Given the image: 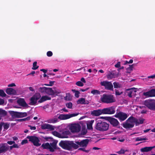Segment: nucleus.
Wrapping results in <instances>:
<instances>
[{
	"mask_svg": "<svg viewBox=\"0 0 155 155\" xmlns=\"http://www.w3.org/2000/svg\"><path fill=\"white\" fill-rule=\"evenodd\" d=\"M115 92L116 95H120L122 93V92H120L117 90L116 89L115 90Z\"/></svg>",
	"mask_w": 155,
	"mask_h": 155,
	"instance_id": "6e6d98bb",
	"label": "nucleus"
},
{
	"mask_svg": "<svg viewBox=\"0 0 155 155\" xmlns=\"http://www.w3.org/2000/svg\"><path fill=\"white\" fill-rule=\"evenodd\" d=\"M13 148H18L19 147V146L18 145L15 143H13Z\"/></svg>",
	"mask_w": 155,
	"mask_h": 155,
	"instance_id": "0e129e2a",
	"label": "nucleus"
},
{
	"mask_svg": "<svg viewBox=\"0 0 155 155\" xmlns=\"http://www.w3.org/2000/svg\"><path fill=\"white\" fill-rule=\"evenodd\" d=\"M101 85L104 86L107 90H112L113 89V85L110 82L107 81H103L100 83Z\"/></svg>",
	"mask_w": 155,
	"mask_h": 155,
	"instance_id": "ddd939ff",
	"label": "nucleus"
},
{
	"mask_svg": "<svg viewBox=\"0 0 155 155\" xmlns=\"http://www.w3.org/2000/svg\"><path fill=\"white\" fill-rule=\"evenodd\" d=\"M76 84L79 87H82L84 86V84L81 81H78L76 83Z\"/></svg>",
	"mask_w": 155,
	"mask_h": 155,
	"instance_id": "09e8293b",
	"label": "nucleus"
},
{
	"mask_svg": "<svg viewBox=\"0 0 155 155\" xmlns=\"http://www.w3.org/2000/svg\"><path fill=\"white\" fill-rule=\"evenodd\" d=\"M41 95L40 94H34L30 99L31 102L29 103L30 105H34L35 104L37 101L40 98Z\"/></svg>",
	"mask_w": 155,
	"mask_h": 155,
	"instance_id": "f8f14e48",
	"label": "nucleus"
},
{
	"mask_svg": "<svg viewBox=\"0 0 155 155\" xmlns=\"http://www.w3.org/2000/svg\"><path fill=\"white\" fill-rule=\"evenodd\" d=\"M116 74L114 72H109L107 75V78L108 80H111L113 78H115Z\"/></svg>",
	"mask_w": 155,
	"mask_h": 155,
	"instance_id": "b1692460",
	"label": "nucleus"
},
{
	"mask_svg": "<svg viewBox=\"0 0 155 155\" xmlns=\"http://www.w3.org/2000/svg\"><path fill=\"white\" fill-rule=\"evenodd\" d=\"M81 126L78 124H72L70 127V129L73 133L79 132L81 130Z\"/></svg>",
	"mask_w": 155,
	"mask_h": 155,
	"instance_id": "4468645a",
	"label": "nucleus"
},
{
	"mask_svg": "<svg viewBox=\"0 0 155 155\" xmlns=\"http://www.w3.org/2000/svg\"><path fill=\"white\" fill-rule=\"evenodd\" d=\"M65 100L68 101H70L71 99L70 93L66 94V96L65 97Z\"/></svg>",
	"mask_w": 155,
	"mask_h": 155,
	"instance_id": "c03bdc74",
	"label": "nucleus"
},
{
	"mask_svg": "<svg viewBox=\"0 0 155 155\" xmlns=\"http://www.w3.org/2000/svg\"><path fill=\"white\" fill-rule=\"evenodd\" d=\"M101 101L103 103L109 104L115 101L114 97L112 95L104 94L101 98Z\"/></svg>",
	"mask_w": 155,
	"mask_h": 155,
	"instance_id": "20e7f679",
	"label": "nucleus"
},
{
	"mask_svg": "<svg viewBox=\"0 0 155 155\" xmlns=\"http://www.w3.org/2000/svg\"><path fill=\"white\" fill-rule=\"evenodd\" d=\"M134 118L135 119V120H136V122H135V124L136 126H138L140 124H141L143 123V122L145 120L143 118H140L138 120L137 118L134 117Z\"/></svg>",
	"mask_w": 155,
	"mask_h": 155,
	"instance_id": "c85d7f7f",
	"label": "nucleus"
},
{
	"mask_svg": "<svg viewBox=\"0 0 155 155\" xmlns=\"http://www.w3.org/2000/svg\"><path fill=\"white\" fill-rule=\"evenodd\" d=\"M89 142V140L88 139L83 140L80 141H75V143L78 146L79 145L81 147H86L87 146Z\"/></svg>",
	"mask_w": 155,
	"mask_h": 155,
	"instance_id": "2eb2a0df",
	"label": "nucleus"
},
{
	"mask_svg": "<svg viewBox=\"0 0 155 155\" xmlns=\"http://www.w3.org/2000/svg\"><path fill=\"white\" fill-rule=\"evenodd\" d=\"M35 73V71H33L31 73L27 74V75L28 76V75H32V76H34V74Z\"/></svg>",
	"mask_w": 155,
	"mask_h": 155,
	"instance_id": "69168bd1",
	"label": "nucleus"
},
{
	"mask_svg": "<svg viewBox=\"0 0 155 155\" xmlns=\"http://www.w3.org/2000/svg\"><path fill=\"white\" fill-rule=\"evenodd\" d=\"M143 95L146 97H155V89H153L147 92H144Z\"/></svg>",
	"mask_w": 155,
	"mask_h": 155,
	"instance_id": "f3484780",
	"label": "nucleus"
},
{
	"mask_svg": "<svg viewBox=\"0 0 155 155\" xmlns=\"http://www.w3.org/2000/svg\"><path fill=\"white\" fill-rule=\"evenodd\" d=\"M54 82V81H50L49 82V84H45L44 85L47 86H51L53 85Z\"/></svg>",
	"mask_w": 155,
	"mask_h": 155,
	"instance_id": "603ef678",
	"label": "nucleus"
},
{
	"mask_svg": "<svg viewBox=\"0 0 155 155\" xmlns=\"http://www.w3.org/2000/svg\"><path fill=\"white\" fill-rule=\"evenodd\" d=\"M58 121V119L56 118L52 119L50 120V121L49 123H55L57 122Z\"/></svg>",
	"mask_w": 155,
	"mask_h": 155,
	"instance_id": "3c124183",
	"label": "nucleus"
},
{
	"mask_svg": "<svg viewBox=\"0 0 155 155\" xmlns=\"http://www.w3.org/2000/svg\"><path fill=\"white\" fill-rule=\"evenodd\" d=\"M155 78V74H153V75H152L149 76L147 78H145V79L146 81H148V79L149 78Z\"/></svg>",
	"mask_w": 155,
	"mask_h": 155,
	"instance_id": "864d4df0",
	"label": "nucleus"
},
{
	"mask_svg": "<svg viewBox=\"0 0 155 155\" xmlns=\"http://www.w3.org/2000/svg\"><path fill=\"white\" fill-rule=\"evenodd\" d=\"M53 97H54L57 96L58 94L60 93V92H59L56 90H53Z\"/></svg>",
	"mask_w": 155,
	"mask_h": 155,
	"instance_id": "de8ad7c7",
	"label": "nucleus"
},
{
	"mask_svg": "<svg viewBox=\"0 0 155 155\" xmlns=\"http://www.w3.org/2000/svg\"><path fill=\"white\" fill-rule=\"evenodd\" d=\"M107 120L113 127H116L119 126L120 123L117 119L110 117H107Z\"/></svg>",
	"mask_w": 155,
	"mask_h": 155,
	"instance_id": "6e6552de",
	"label": "nucleus"
},
{
	"mask_svg": "<svg viewBox=\"0 0 155 155\" xmlns=\"http://www.w3.org/2000/svg\"><path fill=\"white\" fill-rule=\"evenodd\" d=\"M41 146L44 149H49L50 152L53 151L52 149L51 148L50 145L48 143H44L41 145Z\"/></svg>",
	"mask_w": 155,
	"mask_h": 155,
	"instance_id": "bb28decb",
	"label": "nucleus"
},
{
	"mask_svg": "<svg viewBox=\"0 0 155 155\" xmlns=\"http://www.w3.org/2000/svg\"><path fill=\"white\" fill-rule=\"evenodd\" d=\"M8 146L6 143L0 144V153H5L9 149Z\"/></svg>",
	"mask_w": 155,
	"mask_h": 155,
	"instance_id": "dca6fc26",
	"label": "nucleus"
},
{
	"mask_svg": "<svg viewBox=\"0 0 155 155\" xmlns=\"http://www.w3.org/2000/svg\"><path fill=\"white\" fill-rule=\"evenodd\" d=\"M4 103V101L3 99L0 98V105L3 104Z\"/></svg>",
	"mask_w": 155,
	"mask_h": 155,
	"instance_id": "e2e57ef3",
	"label": "nucleus"
},
{
	"mask_svg": "<svg viewBox=\"0 0 155 155\" xmlns=\"http://www.w3.org/2000/svg\"><path fill=\"white\" fill-rule=\"evenodd\" d=\"M114 88H118L120 87V85L118 82H114L113 83Z\"/></svg>",
	"mask_w": 155,
	"mask_h": 155,
	"instance_id": "a19ab883",
	"label": "nucleus"
},
{
	"mask_svg": "<svg viewBox=\"0 0 155 155\" xmlns=\"http://www.w3.org/2000/svg\"><path fill=\"white\" fill-rule=\"evenodd\" d=\"M91 93L95 95L100 94V92L97 90H93L91 91Z\"/></svg>",
	"mask_w": 155,
	"mask_h": 155,
	"instance_id": "4c0bfd02",
	"label": "nucleus"
},
{
	"mask_svg": "<svg viewBox=\"0 0 155 155\" xmlns=\"http://www.w3.org/2000/svg\"><path fill=\"white\" fill-rule=\"evenodd\" d=\"M57 142L55 141H54L52 143H50V145L51 148L52 149L53 151H51V152H53L54 151L55 149H58L59 148H58L56 147Z\"/></svg>",
	"mask_w": 155,
	"mask_h": 155,
	"instance_id": "393cba45",
	"label": "nucleus"
},
{
	"mask_svg": "<svg viewBox=\"0 0 155 155\" xmlns=\"http://www.w3.org/2000/svg\"><path fill=\"white\" fill-rule=\"evenodd\" d=\"M48 124H45L41 126V128L42 129H48Z\"/></svg>",
	"mask_w": 155,
	"mask_h": 155,
	"instance_id": "a18cd8bd",
	"label": "nucleus"
},
{
	"mask_svg": "<svg viewBox=\"0 0 155 155\" xmlns=\"http://www.w3.org/2000/svg\"><path fill=\"white\" fill-rule=\"evenodd\" d=\"M147 139L145 138H141V137H137L136 139V141H142V140H147Z\"/></svg>",
	"mask_w": 155,
	"mask_h": 155,
	"instance_id": "37998d69",
	"label": "nucleus"
},
{
	"mask_svg": "<svg viewBox=\"0 0 155 155\" xmlns=\"http://www.w3.org/2000/svg\"><path fill=\"white\" fill-rule=\"evenodd\" d=\"M72 91L74 93H75L74 96L75 97L77 98H78L79 96V94H80V92L76 90L75 89H72Z\"/></svg>",
	"mask_w": 155,
	"mask_h": 155,
	"instance_id": "f704fd0d",
	"label": "nucleus"
},
{
	"mask_svg": "<svg viewBox=\"0 0 155 155\" xmlns=\"http://www.w3.org/2000/svg\"><path fill=\"white\" fill-rule=\"evenodd\" d=\"M27 138L29 139V141L32 143L34 145L38 147L41 145V144L39 143L40 140L37 137L35 136H28Z\"/></svg>",
	"mask_w": 155,
	"mask_h": 155,
	"instance_id": "0eeeda50",
	"label": "nucleus"
},
{
	"mask_svg": "<svg viewBox=\"0 0 155 155\" xmlns=\"http://www.w3.org/2000/svg\"><path fill=\"white\" fill-rule=\"evenodd\" d=\"M53 90L51 88H47L46 93L49 95H51L53 97Z\"/></svg>",
	"mask_w": 155,
	"mask_h": 155,
	"instance_id": "7c9ffc66",
	"label": "nucleus"
},
{
	"mask_svg": "<svg viewBox=\"0 0 155 155\" xmlns=\"http://www.w3.org/2000/svg\"><path fill=\"white\" fill-rule=\"evenodd\" d=\"M66 106L68 108L71 109L72 107V104L71 102H70L66 104Z\"/></svg>",
	"mask_w": 155,
	"mask_h": 155,
	"instance_id": "49530a36",
	"label": "nucleus"
},
{
	"mask_svg": "<svg viewBox=\"0 0 155 155\" xmlns=\"http://www.w3.org/2000/svg\"><path fill=\"white\" fill-rule=\"evenodd\" d=\"M144 104L150 110H155V100L150 99L145 100Z\"/></svg>",
	"mask_w": 155,
	"mask_h": 155,
	"instance_id": "39448f33",
	"label": "nucleus"
},
{
	"mask_svg": "<svg viewBox=\"0 0 155 155\" xmlns=\"http://www.w3.org/2000/svg\"><path fill=\"white\" fill-rule=\"evenodd\" d=\"M0 125L1 126V128L2 129V126H3L4 130H6L8 129L10 126V124L8 123H5L2 122L0 123Z\"/></svg>",
	"mask_w": 155,
	"mask_h": 155,
	"instance_id": "cd10ccee",
	"label": "nucleus"
},
{
	"mask_svg": "<svg viewBox=\"0 0 155 155\" xmlns=\"http://www.w3.org/2000/svg\"><path fill=\"white\" fill-rule=\"evenodd\" d=\"M59 145L63 149L68 150H71L72 148L76 149L79 147V146L73 141L61 140Z\"/></svg>",
	"mask_w": 155,
	"mask_h": 155,
	"instance_id": "f257e3e1",
	"label": "nucleus"
},
{
	"mask_svg": "<svg viewBox=\"0 0 155 155\" xmlns=\"http://www.w3.org/2000/svg\"><path fill=\"white\" fill-rule=\"evenodd\" d=\"M114 116L118 118L120 121L125 120L127 117V114L122 112L117 113Z\"/></svg>",
	"mask_w": 155,
	"mask_h": 155,
	"instance_id": "1a4fd4ad",
	"label": "nucleus"
},
{
	"mask_svg": "<svg viewBox=\"0 0 155 155\" xmlns=\"http://www.w3.org/2000/svg\"><path fill=\"white\" fill-rule=\"evenodd\" d=\"M129 67L127 68V70L130 71L133 70L134 67L137 66L136 64H134L131 65H129Z\"/></svg>",
	"mask_w": 155,
	"mask_h": 155,
	"instance_id": "c9c22d12",
	"label": "nucleus"
},
{
	"mask_svg": "<svg viewBox=\"0 0 155 155\" xmlns=\"http://www.w3.org/2000/svg\"><path fill=\"white\" fill-rule=\"evenodd\" d=\"M109 125L107 123L100 121L96 123L94 127L95 129L101 132L107 130L109 128Z\"/></svg>",
	"mask_w": 155,
	"mask_h": 155,
	"instance_id": "f03ea898",
	"label": "nucleus"
},
{
	"mask_svg": "<svg viewBox=\"0 0 155 155\" xmlns=\"http://www.w3.org/2000/svg\"><path fill=\"white\" fill-rule=\"evenodd\" d=\"M78 150H81L86 152H88L89 151V150H86L84 148H79Z\"/></svg>",
	"mask_w": 155,
	"mask_h": 155,
	"instance_id": "4d7b16f0",
	"label": "nucleus"
},
{
	"mask_svg": "<svg viewBox=\"0 0 155 155\" xmlns=\"http://www.w3.org/2000/svg\"><path fill=\"white\" fill-rule=\"evenodd\" d=\"M9 112L12 117L18 118L25 117L28 115L26 112H21L13 111H9Z\"/></svg>",
	"mask_w": 155,
	"mask_h": 155,
	"instance_id": "423d86ee",
	"label": "nucleus"
},
{
	"mask_svg": "<svg viewBox=\"0 0 155 155\" xmlns=\"http://www.w3.org/2000/svg\"><path fill=\"white\" fill-rule=\"evenodd\" d=\"M90 102L87 100H86L85 98H81L78 100L77 101V103L78 104H88Z\"/></svg>",
	"mask_w": 155,
	"mask_h": 155,
	"instance_id": "6ab92c4d",
	"label": "nucleus"
},
{
	"mask_svg": "<svg viewBox=\"0 0 155 155\" xmlns=\"http://www.w3.org/2000/svg\"><path fill=\"white\" fill-rule=\"evenodd\" d=\"M81 81L84 83H85L86 82L85 79L84 78H81Z\"/></svg>",
	"mask_w": 155,
	"mask_h": 155,
	"instance_id": "774afa93",
	"label": "nucleus"
},
{
	"mask_svg": "<svg viewBox=\"0 0 155 155\" xmlns=\"http://www.w3.org/2000/svg\"><path fill=\"white\" fill-rule=\"evenodd\" d=\"M28 142V140L26 139L23 140L21 142V144L26 143Z\"/></svg>",
	"mask_w": 155,
	"mask_h": 155,
	"instance_id": "680f3d73",
	"label": "nucleus"
},
{
	"mask_svg": "<svg viewBox=\"0 0 155 155\" xmlns=\"http://www.w3.org/2000/svg\"><path fill=\"white\" fill-rule=\"evenodd\" d=\"M78 114H60L58 117V118L61 120H65L71 118V117L77 116Z\"/></svg>",
	"mask_w": 155,
	"mask_h": 155,
	"instance_id": "9b49d317",
	"label": "nucleus"
},
{
	"mask_svg": "<svg viewBox=\"0 0 155 155\" xmlns=\"http://www.w3.org/2000/svg\"><path fill=\"white\" fill-rule=\"evenodd\" d=\"M37 62L36 61L34 62L33 64V67L32 68V69L33 70H35L37 69L39 66H37Z\"/></svg>",
	"mask_w": 155,
	"mask_h": 155,
	"instance_id": "58836bf2",
	"label": "nucleus"
},
{
	"mask_svg": "<svg viewBox=\"0 0 155 155\" xmlns=\"http://www.w3.org/2000/svg\"><path fill=\"white\" fill-rule=\"evenodd\" d=\"M47 89V87H40L38 89V91L41 93H43L44 92L46 93V90Z\"/></svg>",
	"mask_w": 155,
	"mask_h": 155,
	"instance_id": "72a5a7b5",
	"label": "nucleus"
},
{
	"mask_svg": "<svg viewBox=\"0 0 155 155\" xmlns=\"http://www.w3.org/2000/svg\"><path fill=\"white\" fill-rule=\"evenodd\" d=\"M120 66V62H117V64H116L115 65V67H116V68H119Z\"/></svg>",
	"mask_w": 155,
	"mask_h": 155,
	"instance_id": "13d9d810",
	"label": "nucleus"
},
{
	"mask_svg": "<svg viewBox=\"0 0 155 155\" xmlns=\"http://www.w3.org/2000/svg\"><path fill=\"white\" fill-rule=\"evenodd\" d=\"M6 95V94L5 93L4 91L2 89H0V96L2 97H5Z\"/></svg>",
	"mask_w": 155,
	"mask_h": 155,
	"instance_id": "79ce46f5",
	"label": "nucleus"
},
{
	"mask_svg": "<svg viewBox=\"0 0 155 155\" xmlns=\"http://www.w3.org/2000/svg\"><path fill=\"white\" fill-rule=\"evenodd\" d=\"M129 90L130 91L128 93V96L130 97H132V94L133 91H134V92H136V90L135 89H134L133 88L129 89Z\"/></svg>",
	"mask_w": 155,
	"mask_h": 155,
	"instance_id": "473e14b6",
	"label": "nucleus"
},
{
	"mask_svg": "<svg viewBox=\"0 0 155 155\" xmlns=\"http://www.w3.org/2000/svg\"><path fill=\"white\" fill-rule=\"evenodd\" d=\"M32 117L30 116L28 117H27L24 118L16 120L18 121L19 122L25 121L26 120H30V119Z\"/></svg>",
	"mask_w": 155,
	"mask_h": 155,
	"instance_id": "2f4dec72",
	"label": "nucleus"
},
{
	"mask_svg": "<svg viewBox=\"0 0 155 155\" xmlns=\"http://www.w3.org/2000/svg\"><path fill=\"white\" fill-rule=\"evenodd\" d=\"M155 148V146L149 147H145L141 148L140 151L141 152H148L150 151L153 149Z\"/></svg>",
	"mask_w": 155,
	"mask_h": 155,
	"instance_id": "412c9836",
	"label": "nucleus"
},
{
	"mask_svg": "<svg viewBox=\"0 0 155 155\" xmlns=\"http://www.w3.org/2000/svg\"><path fill=\"white\" fill-rule=\"evenodd\" d=\"M54 127L52 126L49 124H48V129H49L51 130H53L54 129Z\"/></svg>",
	"mask_w": 155,
	"mask_h": 155,
	"instance_id": "8fccbe9b",
	"label": "nucleus"
},
{
	"mask_svg": "<svg viewBox=\"0 0 155 155\" xmlns=\"http://www.w3.org/2000/svg\"><path fill=\"white\" fill-rule=\"evenodd\" d=\"M70 134L69 130L63 131L61 133V138H66L68 137V136Z\"/></svg>",
	"mask_w": 155,
	"mask_h": 155,
	"instance_id": "4be33fe9",
	"label": "nucleus"
},
{
	"mask_svg": "<svg viewBox=\"0 0 155 155\" xmlns=\"http://www.w3.org/2000/svg\"><path fill=\"white\" fill-rule=\"evenodd\" d=\"M53 55L52 52L50 51H48L47 53V55L48 57H51Z\"/></svg>",
	"mask_w": 155,
	"mask_h": 155,
	"instance_id": "5fc2aeb1",
	"label": "nucleus"
},
{
	"mask_svg": "<svg viewBox=\"0 0 155 155\" xmlns=\"http://www.w3.org/2000/svg\"><path fill=\"white\" fill-rule=\"evenodd\" d=\"M115 106H112L103 109L104 114H114L115 112Z\"/></svg>",
	"mask_w": 155,
	"mask_h": 155,
	"instance_id": "9d476101",
	"label": "nucleus"
},
{
	"mask_svg": "<svg viewBox=\"0 0 155 155\" xmlns=\"http://www.w3.org/2000/svg\"><path fill=\"white\" fill-rule=\"evenodd\" d=\"M134 117L131 116L122 124V125L124 128L127 130H130L133 128L135 125V122H136Z\"/></svg>",
	"mask_w": 155,
	"mask_h": 155,
	"instance_id": "7ed1b4c3",
	"label": "nucleus"
},
{
	"mask_svg": "<svg viewBox=\"0 0 155 155\" xmlns=\"http://www.w3.org/2000/svg\"><path fill=\"white\" fill-rule=\"evenodd\" d=\"M102 114H104L103 109H98L97 110H94L91 112V114L93 116H98Z\"/></svg>",
	"mask_w": 155,
	"mask_h": 155,
	"instance_id": "a211bd4d",
	"label": "nucleus"
},
{
	"mask_svg": "<svg viewBox=\"0 0 155 155\" xmlns=\"http://www.w3.org/2000/svg\"><path fill=\"white\" fill-rule=\"evenodd\" d=\"M94 122V120H91L87 124V127L88 130L93 129L92 124Z\"/></svg>",
	"mask_w": 155,
	"mask_h": 155,
	"instance_id": "c756f323",
	"label": "nucleus"
},
{
	"mask_svg": "<svg viewBox=\"0 0 155 155\" xmlns=\"http://www.w3.org/2000/svg\"><path fill=\"white\" fill-rule=\"evenodd\" d=\"M28 127H30V129L31 130H35L36 129V127L35 126H32L30 125H28Z\"/></svg>",
	"mask_w": 155,
	"mask_h": 155,
	"instance_id": "bf43d9fd",
	"label": "nucleus"
},
{
	"mask_svg": "<svg viewBox=\"0 0 155 155\" xmlns=\"http://www.w3.org/2000/svg\"><path fill=\"white\" fill-rule=\"evenodd\" d=\"M52 134L54 136L61 138V133H59L58 132L54 131L52 132Z\"/></svg>",
	"mask_w": 155,
	"mask_h": 155,
	"instance_id": "e433bc0d",
	"label": "nucleus"
},
{
	"mask_svg": "<svg viewBox=\"0 0 155 155\" xmlns=\"http://www.w3.org/2000/svg\"><path fill=\"white\" fill-rule=\"evenodd\" d=\"M18 103L19 105L23 107H27L28 106L25 100L23 98H21L18 100Z\"/></svg>",
	"mask_w": 155,
	"mask_h": 155,
	"instance_id": "aec40b11",
	"label": "nucleus"
},
{
	"mask_svg": "<svg viewBox=\"0 0 155 155\" xmlns=\"http://www.w3.org/2000/svg\"><path fill=\"white\" fill-rule=\"evenodd\" d=\"M7 143L8 144L11 145L13 143H15V142L14 141H7Z\"/></svg>",
	"mask_w": 155,
	"mask_h": 155,
	"instance_id": "052dcab7",
	"label": "nucleus"
},
{
	"mask_svg": "<svg viewBox=\"0 0 155 155\" xmlns=\"http://www.w3.org/2000/svg\"><path fill=\"white\" fill-rule=\"evenodd\" d=\"M6 92L8 94H16L15 90L12 88H8L6 90Z\"/></svg>",
	"mask_w": 155,
	"mask_h": 155,
	"instance_id": "a878e982",
	"label": "nucleus"
},
{
	"mask_svg": "<svg viewBox=\"0 0 155 155\" xmlns=\"http://www.w3.org/2000/svg\"><path fill=\"white\" fill-rule=\"evenodd\" d=\"M40 71H43L44 73L46 74V73L47 71V70H45V69H41L40 70Z\"/></svg>",
	"mask_w": 155,
	"mask_h": 155,
	"instance_id": "338daca9",
	"label": "nucleus"
},
{
	"mask_svg": "<svg viewBox=\"0 0 155 155\" xmlns=\"http://www.w3.org/2000/svg\"><path fill=\"white\" fill-rule=\"evenodd\" d=\"M128 151V150H124L123 149H121L120 151H117V153L119 154H124L126 152Z\"/></svg>",
	"mask_w": 155,
	"mask_h": 155,
	"instance_id": "ea45409f",
	"label": "nucleus"
},
{
	"mask_svg": "<svg viewBox=\"0 0 155 155\" xmlns=\"http://www.w3.org/2000/svg\"><path fill=\"white\" fill-rule=\"evenodd\" d=\"M51 100V98L47 96H42L39 100L38 101L39 103H41L47 100Z\"/></svg>",
	"mask_w": 155,
	"mask_h": 155,
	"instance_id": "5701e85b",
	"label": "nucleus"
}]
</instances>
